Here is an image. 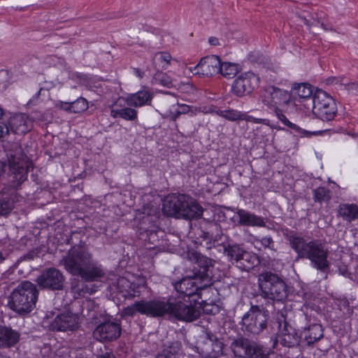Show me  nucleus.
Wrapping results in <instances>:
<instances>
[{
    "label": "nucleus",
    "instance_id": "obj_1",
    "mask_svg": "<svg viewBox=\"0 0 358 358\" xmlns=\"http://www.w3.org/2000/svg\"><path fill=\"white\" fill-rule=\"evenodd\" d=\"M63 262L69 273L86 281H101L106 278V272L101 265L94 261L91 254L83 246L73 247Z\"/></svg>",
    "mask_w": 358,
    "mask_h": 358
},
{
    "label": "nucleus",
    "instance_id": "obj_2",
    "mask_svg": "<svg viewBox=\"0 0 358 358\" xmlns=\"http://www.w3.org/2000/svg\"><path fill=\"white\" fill-rule=\"evenodd\" d=\"M7 156L8 166L0 160V194H2L0 197V216L6 215L11 211L13 208V197L15 196L14 191H11L10 194L4 191L6 183L3 182V180L6 176V169L10 172V173H7L8 181L10 182V186L13 189L26 180L27 178V170L19 157L13 153H8Z\"/></svg>",
    "mask_w": 358,
    "mask_h": 358
},
{
    "label": "nucleus",
    "instance_id": "obj_3",
    "mask_svg": "<svg viewBox=\"0 0 358 358\" xmlns=\"http://www.w3.org/2000/svg\"><path fill=\"white\" fill-rule=\"evenodd\" d=\"M289 240L298 256L308 259L317 269L324 270L329 266V250L324 243L317 240L306 243L303 238L297 236H292Z\"/></svg>",
    "mask_w": 358,
    "mask_h": 358
},
{
    "label": "nucleus",
    "instance_id": "obj_4",
    "mask_svg": "<svg viewBox=\"0 0 358 358\" xmlns=\"http://www.w3.org/2000/svg\"><path fill=\"white\" fill-rule=\"evenodd\" d=\"M163 212L177 218L197 219L203 213L202 208L192 197L185 194H172L163 201Z\"/></svg>",
    "mask_w": 358,
    "mask_h": 358
},
{
    "label": "nucleus",
    "instance_id": "obj_5",
    "mask_svg": "<svg viewBox=\"0 0 358 358\" xmlns=\"http://www.w3.org/2000/svg\"><path fill=\"white\" fill-rule=\"evenodd\" d=\"M37 298L38 290L36 286L30 282L24 281L12 292L8 306L17 314L25 315L35 308Z\"/></svg>",
    "mask_w": 358,
    "mask_h": 358
},
{
    "label": "nucleus",
    "instance_id": "obj_6",
    "mask_svg": "<svg viewBox=\"0 0 358 358\" xmlns=\"http://www.w3.org/2000/svg\"><path fill=\"white\" fill-rule=\"evenodd\" d=\"M293 114L310 116V110L315 99L313 87L306 83H294L291 88Z\"/></svg>",
    "mask_w": 358,
    "mask_h": 358
},
{
    "label": "nucleus",
    "instance_id": "obj_7",
    "mask_svg": "<svg viewBox=\"0 0 358 358\" xmlns=\"http://www.w3.org/2000/svg\"><path fill=\"white\" fill-rule=\"evenodd\" d=\"M171 301L154 299L151 301L141 300L134 302L123 309V314L132 316L136 313L149 317H157L169 315Z\"/></svg>",
    "mask_w": 358,
    "mask_h": 358
},
{
    "label": "nucleus",
    "instance_id": "obj_8",
    "mask_svg": "<svg viewBox=\"0 0 358 358\" xmlns=\"http://www.w3.org/2000/svg\"><path fill=\"white\" fill-rule=\"evenodd\" d=\"M259 286L268 299L282 301L287 297V287L284 281L275 274L266 272L258 278Z\"/></svg>",
    "mask_w": 358,
    "mask_h": 358
},
{
    "label": "nucleus",
    "instance_id": "obj_9",
    "mask_svg": "<svg viewBox=\"0 0 358 358\" xmlns=\"http://www.w3.org/2000/svg\"><path fill=\"white\" fill-rule=\"evenodd\" d=\"M336 113L337 108L334 99L323 90H316L310 115H314L323 121H329L334 118Z\"/></svg>",
    "mask_w": 358,
    "mask_h": 358
},
{
    "label": "nucleus",
    "instance_id": "obj_10",
    "mask_svg": "<svg viewBox=\"0 0 358 358\" xmlns=\"http://www.w3.org/2000/svg\"><path fill=\"white\" fill-rule=\"evenodd\" d=\"M198 299L184 297L182 300L171 302L169 315L178 320L192 322L196 320L201 314V303Z\"/></svg>",
    "mask_w": 358,
    "mask_h": 358
},
{
    "label": "nucleus",
    "instance_id": "obj_11",
    "mask_svg": "<svg viewBox=\"0 0 358 358\" xmlns=\"http://www.w3.org/2000/svg\"><path fill=\"white\" fill-rule=\"evenodd\" d=\"M211 282V278L206 273L203 275L198 274L193 277H185L176 282L174 287L178 292L185 294L184 297L200 299L201 294L199 291L210 285Z\"/></svg>",
    "mask_w": 358,
    "mask_h": 358
},
{
    "label": "nucleus",
    "instance_id": "obj_12",
    "mask_svg": "<svg viewBox=\"0 0 358 358\" xmlns=\"http://www.w3.org/2000/svg\"><path fill=\"white\" fill-rule=\"evenodd\" d=\"M263 101L274 110L293 113L291 94L285 90L268 86L265 90Z\"/></svg>",
    "mask_w": 358,
    "mask_h": 358
},
{
    "label": "nucleus",
    "instance_id": "obj_13",
    "mask_svg": "<svg viewBox=\"0 0 358 358\" xmlns=\"http://www.w3.org/2000/svg\"><path fill=\"white\" fill-rule=\"evenodd\" d=\"M266 311L258 306H252L242 318V328L252 334H257L266 327Z\"/></svg>",
    "mask_w": 358,
    "mask_h": 358
},
{
    "label": "nucleus",
    "instance_id": "obj_14",
    "mask_svg": "<svg viewBox=\"0 0 358 358\" xmlns=\"http://www.w3.org/2000/svg\"><path fill=\"white\" fill-rule=\"evenodd\" d=\"M259 78L252 72L240 74L233 82L231 92L237 96H243L251 94L259 85Z\"/></svg>",
    "mask_w": 358,
    "mask_h": 358
},
{
    "label": "nucleus",
    "instance_id": "obj_15",
    "mask_svg": "<svg viewBox=\"0 0 358 358\" xmlns=\"http://www.w3.org/2000/svg\"><path fill=\"white\" fill-rule=\"evenodd\" d=\"M120 324L115 320H106L98 324L93 331V337L101 343L117 340L121 335Z\"/></svg>",
    "mask_w": 358,
    "mask_h": 358
},
{
    "label": "nucleus",
    "instance_id": "obj_16",
    "mask_svg": "<svg viewBox=\"0 0 358 358\" xmlns=\"http://www.w3.org/2000/svg\"><path fill=\"white\" fill-rule=\"evenodd\" d=\"M220 64V59L217 56L210 55L202 58L196 66L188 67L187 70L199 77H211L219 73Z\"/></svg>",
    "mask_w": 358,
    "mask_h": 358
},
{
    "label": "nucleus",
    "instance_id": "obj_17",
    "mask_svg": "<svg viewBox=\"0 0 358 358\" xmlns=\"http://www.w3.org/2000/svg\"><path fill=\"white\" fill-rule=\"evenodd\" d=\"M127 101L125 96L117 98L111 105L109 106L110 116L113 118L120 117L127 121L137 120L138 112L134 108L127 107Z\"/></svg>",
    "mask_w": 358,
    "mask_h": 358
},
{
    "label": "nucleus",
    "instance_id": "obj_18",
    "mask_svg": "<svg viewBox=\"0 0 358 358\" xmlns=\"http://www.w3.org/2000/svg\"><path fill=\"white\" fill-rule=\"evenodd\" d=\"M79 317L76 314L66 312L57 315L51 324V327L57 331H73L78 327Z\"/></svg>",
    "mask_w": 358,
    "mask_h": 358
},
{
    "label": "nucleus",
    "instance_id": "obj_19",
    "mask_svg": "<svg viewBox=\"0 0 358 358\" xmlns=\"http://www.w3.org/2000/svg\"><path fill=\"white\" fill-rule=\"evenodd\" d=\"M153 98V93L150 89L146 87H142L135 93H130L126 95L127 106L134 108H140L151 104Z\"/></svg>",
    "mask_w": 358,
    "mask_h": 358
},
{
    "label": "nucleus",
    "instance_id": "obj_20",
    "mask_svg": "<svg viewBox=\"0 0 358 358\" xmlns=\"http://www.w3.org/2000/svg\"><path fill=\"white\" fill-rule=\"evenodd\" d=\"M278 339L280 343L286 347L294 346L297 345L300 341L296 330L287 324H285L283 328L280 329L278 334Z\"/></svg>",
    "mask_w": 358,
    "mask_h": 358
},
{
    "label": "nucleus",
    "instance_id": "obj_21",
    "mask_svg": "<svg viewBox=\"0 0 358 358\" xmlns=\"http://www.w3.org/2000/svg\"><path fill=\"white\" fill-rule=\"evenodd\" d=\"M20 340V334L6 326L0 325V348H10Z\"/></svg>",
    "mask_w": 358,
    "mask_h": 358
},
{
    "label": "nucleus",
    "instance_id": "obj_22",
    "mask_svg": "<svg viewBox=\"0 0 358 358\" xmlns=\"http://www.w3.org/2000/svg\"><path fill=\"white\" fill-rule=\"evenodd\" d=\"M238 222L241 225L262 227L265 226L264 218L257 216L243 209H238L236 212Z\"/></svg>",
    "mask_w": 358,
    "mask_h": 358
},
{
    "label": "nucleus",
    "instance_id": "obj_23",
    "mask_svg": "<svg viewBox=\"0 0 358 358\" xmlns=\"http://www.w3.org/2000/svg\"><path fill=\"white\" fill-rule=\"evenodd\" d=\"M8 124L10 131L15 134H22L29 130L27 116L23 113L12 115L10 117Z\"/></svg>",
    "mask_w": 358,
    "mask_h": 358
},
{
    "label": "nucleus",
    "instance_id": "obj_24",
    "mask_svg": "<svg viewBox=\"0 0 358 358\" xmlns=\"http://www.w3.org/2000/svg\"><path fill=\"white\" fill-rule=\"evenodd\" d=\"M57 106L59 108L73 113H83L88 108V101L83 97H80L72 102L57 103Z\"/></svg>",
    "mask_w": 358,
    "mask_h": 358
},
{
    "label": "nucleus",
    "instance_id": "obj_25",
    "mask_svg": "<svg viewBox=\"0 0 358 358\" xmlns=\"http://www.w3.org/2000/svg\"><path fill=\"white\" fill-rule=\"evenodd\" d=\"M301 336L308 345L313 344L323 337V329L320 324H313L304 329L301 331Z\"/></svg>",
    "mask_w": 358,
    "mask_h": 358
},
{
    "label": "nucleus",
    "instance_id": "obj_26",
    "mask_svg": "<svg viewBox=\"0 0 358 358\" xmlns=\"http://www.w3.org/2000/svg\"><path fill=\"white\" fill-rule=\"evenodd\" d=\"M198 110L196 108H192L187 104H173L166 111V116L171 120H176L180 114L191 113L193 115L196 114Z\"/></svg>",
    "mask_w": 358,
    "mask_h": 358
},
{
    "label": "nucleus",
    "instance_id": "obj_27",
    "mask_svg": "<svg viewBox=\"0 0 358 358\" xmlns=\"http://www.w3.org/2000/svg\"><path fill=\"white\" fill-rule=\"evenodd\" d=\"M63 286V276L55 268L46 270V287L59 289Z\"/></svg>",
    "mask_w": 358,
    "mask_h": 358
},
{
    "label": "nucleus",
    "instance_id": "obj_28",
    "mask_svg": "<svg viewBox=\"0 0 358 358\" xmlns=\"http://www.w3.org/2000/svg\"><path fill=\"white\" fill-rule=\"evenodd\" d=\"M338 212V215L348 222H351L358 218V206L355 204H341Z\"/></svg>",
    "mask_w": 358,
    "mask_h": 358
},
{
    "label": "nucleus",
    "instance_id": "obj_29",
    "mask_svg": "<svg viewBox=\"0 0 358 358\" xmlns=\"http://www.w3.org/2000/svg\"><path fill=\"white\" fill-rule=\"evenodd\" d=\"M224 253L231 262L248 261L250 254L244 251L238 245H230L224 249Z\"/></svg>",
    "mask_w": 358,
    "mask_h": 358
},
{
    "label": "nucleus",
    "instance_id": "obj_30",
    "mask_svg": "<svg viewBox=\"0 0 358 358\" xmlns=\"http://www.w3.org/2000/svg\"><path fill=\"white\" fill-rule=\"evenodd\" d=\"M220 66L219 73L227 78L234 77L238 72V66L235 63L220 62Z\"/></svg>",
    "mask_w": 358,
    "mask_h": 358
},
{
    "label": "nucleus",
    "instance_id": "obj_31",
    "mask_svg": "<svg viewBox=\"0 0 358 358\" xmlns=\"http://www.w3.org/2000/svg\"><path fill=\"white\" fill-rule=\"evenodd\" d=\"M275 114H276L278 118L279 119V120H280L285 125H287V126L298 131L299 134L301 136L308 137L312 134H317L318 133V131L310 132V131L300 129L299 127H297L296 125H295L294 124H293L289 121V120L286 117V116L282 113L283 111L275 110Z\"/></svg>",
    "mask_w": 358,
    "mask_h": 358
},
{
    "label": "nucleus",
    "instance_id": "obj_32",
    "mask_svg": "<svg viewBox=\"0 0 358 358\" xmlns=\"http://www.w3.org/2000/svg\"><path fill=\"white\" fill-rule=\"evenodd\" d=\"M71 290L74 298H78L85 293L92 294L96 291V289L93 288H89L87 285H85L78 280H76L72 282Z\"/></svg>",
    "mask_w": 358,
    "mask_h": 358
},
{
    "label": "nucleus",
    "instance_id": "obj_33",
    "mask_svg": "<svg viewBox=\"0 0 358 358\" xmlns=\"http://www.w3.org/2000/svg\"><path fill=\"white\" fill-rule=\"evenodd\" d=\"M171 59L172 57L166 52H157L152 58L153 64L163 69H166L169 66Z\"/></svg>",
    "mask_w": 358,
    "mask_h": 358
},
{
    "label": "nucleus",
    "instance_id": "obj_34",
    "mask_svg": "<svg viewBox=\"0 0 358 358\" xmlns=\"http://www.w3.org/2000/svg\"><path fill=\"white\" fill-rule=\"evenodd\" d=\"M215 114L229 121L241 119L242 113L234 109L216 110Z\"/></svg>",
    "mask_w": 358,
    "mask_h": 358
},
{
    "label": "nucleus",
    "instance_id": "obj_35",
    "mask_svg": "<svg viewBox=\"0 0 358 358\" xmlns=\"http://www.w3.org/2000/svg\"><path fill=\"white\" fill-rule=\"evenodd\" d=\"M180 344L176 343L171 346L164 348L157 355L156 358H176L177 354L180 352Z\"/></svg>",
    "mask_w": 358,
    "mask_h": 358
},
{
    "label": "nucleus",
    "instance_id": "obj_36",
    "mask_svg": "<svg viewBox=\"0 0 358 358\" xmlns=\"http://www.w3.org/2000/svg\"><path fill=\"white\" fill-rule=\"evenodd\" d=\"M252 243L255 248L261 250L262 246L264 248L273 249L274 243L270 236H265L262 238L255 237Z\"/></svg>",
    "mask_w": 358,
    "mask_h": 358
},
{
    "label": "nucleus",
    "instance_id": "obj_37",
    "mask_svg": "<svg viewBox=\"0 0 358 358\" xmlns=\"http://www.w3.org/2000/svg\"><path fill=\"white\" fill-rule=\"evenodd\" d=\"M329 198V191L327 189L320 187L314 190V199L315 201H327Z\"/></svg>",
    "mask_w": 358,
    "mask_h": 358
},
{
    "label": "nucleus",
    "instance_id": "obj_38",
    "mask_svg": "<svg viewBox=\"0 0 358 358\" xmlns=\"http://www.w3.org/2000/svg\"><path fill=\"white\" fill-rule=\"evenodd\" d=\"M334 83L339 84L341 86H344V89L351 92L352 93L358 94V83H347L338 78H334Z\"/></svg>",
    "mask_w": 358,
    "mask_h": 358
},
{
    "label": "nucleus",
    "instance_id": "obj_39",
    "mask_svg": "<svg viewBox=\"0 0 358 358\" xmlns=\"http://www.w3.org/2000/svg\"><path fill=\"white\" fill-rule=\"evenodd\" d=\"M244 120L247 122H253L255 124H264L268 125L269 121L267 119H261V118H257L252 115H248L246 113H242L241 119Z\"/></svg>",
    "mask_w": 358,
    "mask_h": 358
},
{
    "label": "nucleus",
    "instance_id": "obj_40",
    "mask_svg": "<svg viewBox=\"0 0 358 358\" xmlns=\"http://www.w3.org/2000/svg\"><path fill=\"white\" fill-rule=\"evenodd\" d=\"M201 305L200 307L201 308L204 313L208 314H215L219 310V308L217 306H215L214 304H210L207 303L206 302L203 301H201Z\"/></svg>",
    "mask_w": 358,
    "mask_h": 358
},
{
    "label": "nucleus",
    "instance_id": "obj_41",
    "mask_svg": "<svg viewBox=\"0 0 358 358\" xmlns=\"http://www.w3.org/2000/svg\"><path fill=\"white\" fill-rule=\"evenodd\" d=\"M241 348L245 350V352L243 355V356L244 357H252V356L255 355L257 352V350L254 347L248 343H243ZM240 356H242V355H241Z\"/></svg>",
    "mask_w": 358,
    "mask_h": 358
},
{
    "label": "nucleus",
    "instance_id": "obj_42",
    "mask_svg": "<svg viewBox=\"0 0 358 358\" xmlns=\"http://www.w3.org/2000/svg\"><path fill=\"white\" fill-rule=\"evenodd\" d=\"M157 80L163 86L169 87L171 85V79L164 73L159 74L157 76Z\"/></svg>",
    "mask_w": 358,
    "mask_h": 358
},
{
    "label": "nucleus",
    "instance_id": "obj_43",
    "mask_svg": "<svg viewBox=\"0 0 358 358\" xmlns=\"http://www.w3.org/2000/svg\"><path fill=\"white\" fill-rule=\"evenodd\" d=\"M9 250L6 249V243L0 241V262H1L8 255Z\"/></svg>",
    "mask_w": 358,
    "mask_h": 358
},
{
    "label": "nucleus",
    "instance_id": "obj_44",
    "mask_svg": "<svg viewBox=\"0 0 358 358\" xmlns=\"http://www.w3.org/2000/svg\"><path fill=\"white\" fill-rule=\"evenodd\" d=\"M10 131L9 124H6L0 121V138L4 137Z\"/></svg>",
    "mask_w": 358,
    "mask_h": 358
},
{
    "label": "nucleus",
    "instance_id": "obj_45",
    "mask_svg": "<svg viewBox=\"0 0 358 358\" xmlns=\"http://www.w3.org/2000/svg\"><path fill=\"white\" fill-rule=\"evenodd\" d=\"M208 42L211 45L217 46L220 45V42L218 38L215 37H210L208 39Z\"/></svg>",
    "mask_w": 358,
    "mask_h": 358
},
{
    "label": "nucleus",
    "instance_id": "obj_46",
    "mask_svg": "<svg viewBox=\"0 0 358 358\" xmlns=\"http://www.w3.org/2000/svg\"><path fill=\"white\" fill-rule=\"evenodd\" d=\"M134 74L136 77H138L139 78H142L143 77L144 73L142 71H141L140 69H134Z\"/></svg>",
    "mask_w": 358,
    "mask_h": 358
},
{
    "label": "nucleus",
    "instance_id": "obj_47",
    "mask_svg": "<svg viewBox=\"0 0 358 358\" xmlns=\"http://www.w3.org/2000/svg\"><path fill=\"white\" fill-rule=\"evenodd\" d=\"M8 76V73L5 70H0V80L6 78Z\"/></svg>",
    "mask_w": 358,
    "mask_h": 358
},
{
    "label": "nucleus",
    "instance_id": "obj_48",
    "mask_svg": "<svg viewBox=\"0 0 358 358\" xmlns=\"http://www.w3.org/2000/svg\"><path fill=\"white\" fill-rule=\"evenodd\" d=\"M101 358H115L113 354L106 353L101 356Z\"/></svg>",
    "mask_w": 358,
    "mask_h": 358
},
{
    "label": "nucleus",
    "instance_id": "obj_49",
    "mask_svg": "<svg viewBox=\"0 0 358 358\" xmlns=\"http://www.w3.org/2000/svg\"><path fill=\"white\" fill-rule=\"evenodd\" d=\"M15 148L17 149V152L16 154H19L20 153V148L18 147V145L17 144L15 145Z\"/></svg>",
    "mask_w": 358,
    "mask_h": 358
},
{
    "label": "nucleus",
    "instance_id": "obj_50",
    "mask_svg": "<svg viewBox=\"0 0 358 358\" xmlns=\"http://www.w3.org/2000/svg\"><path fill=\"white\" fill-rule=\"evenodd\" d=\"M0 358H8L7 356L3 355V353L0 352Z\"/></svg>",
    "mask_w": 358,
    "mask_h": 358
},
{
    "label": "nucleus",
    "instance_id": "obj_51",
    "mask_svg": "<svg viewBox=\"0 0 358 358\" xmlns=\"http://www.w3.org/2000/svg\"><path fill=\"white\" fill-rule=\"evenodd\" d=\"M252 259H253V262L256 261L257 260V257L255 256H252V257H250ZM252 264H254V262H252Z\"/></svg>",
    "mask_w": 358,
    "mask_h": 358
},
{
    "label": "nucleus",
    "instance_id": "obj_52",
    "mask_svg": "<svg viewBox=\"0 0 358 358\" xmlns=\"http://www.w3.org/2000/svg\"><path fill=\"white\" fill-rule=\"evenodd\" d=\"M215 111L216 110H210L209 111H206V113H208V112L215 113Z\"/></svg>",
    "mask_w": 358,
    "mask_h": 358
},
{
    "label": "nucleus",
    "instance_id": "obj_53",
    "mask_svg": "<svg viewBox=\"0 0 358 358\" xmlns=\"http://www.w3.org/2000/svg\"><path fill=\"white\" fill-rule=\"evenodd\" d=\"M3 115V110L2 109L0 108V117Z\"/></svg>",
    "mask_w": 358,
    "mask_h": 358
},
{
    "label": "nucleus",
    "instance_id": "obj_54",
    "mask_svg": "<svg viewBox=\"0 0 358 358\" xmlns=\"http://www.w3.org/2000/svg\"><path fill=\"white\" fill-rule=\"evenodd\" d=\"M203 271L208 272V270H206V268H203Z\"/></svg>",
    "mask_w": 358,
    "mask_h": 358
},
{
    "label": "nucleus",
    "instance_id": "obj_55",
    "mask_svg": "<svg viewBox=\"0 0 358 358\" xmlns=\"http://www.w3.org/2000/svg\"><path fill=\"white\" fill-rule=\"evenodd\" d=\"M262 358H264V357H262Z\"/></svg>",
    "mask_w": 358,
    "mask_h": 358
}]
</instances>
